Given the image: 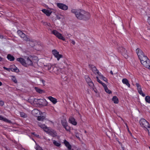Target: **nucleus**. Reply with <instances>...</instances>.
<instances>
[{
  "mask_svg": "<svg viewBox=\"0 0 150 150\" xmlns=\"http://www.w3.org/2000/svg\"><path fill=\"white\" fill-rule=\"evenodd\" d=\"M71 12L74 14L76 18L79 19L86 21L90 17L89 13L82 9H72Z\"/></svg>",
  "mask_w": 150,
  "mask_h": 150,
  "instance_id": "1",
  "label": "nucleus"
},
{
  "mask_svg": "<svg viewBox=\"0 0 150 150\" xmlns=\"http://www.w3.org/2000/svg\"><path fill=\"white\" fill-rule=\"evenodd\" d=\"M63 67H61L62 68H60L58 67H54L53 68V72L57 74H59L60 72H62V69L63 68H67L68 67L69 64L66 61L64 62Z\"/></svg>",
  "mask_w": 150,
  "mask_h": 150,
  "instance_id": "2",
  "label": "nucleus"
},
{
  "mask_svg": "<svg viewBox=\"0 0 150 150\" xmlns=\"http://www.w3.org/2000/svg\"><path fill=\"white\" fill-rule=\"evenodd\" d=\"M51 33L58 39L63 41L65 40V38L57 30H53L51 31Z\"/></svg>",
  "mask_w": 150,
  "mask_h": 150,
  "instance_id": "3",
  "label": "nucleus"
},
{
  "mask_svg": "<svg viewBox=\"0 0 150 150\" xmlns=\"http://www.w3.org/2000/svg\"><path fill=\"white\" fill-rule=\"evenodd\" d=\"M139 122L141 126L144 129H147L150 126L149 122L144 119H141Z\"/></svg>",
  "mask_w": 150,
  "mask_h": 150,
  "instance_id": "4",
  "label": "nucleus"
},
{
  "mask_svg": "<svg viewBox=\"0 0 150 150\" xmlns=\"http://www.w3.org/2000/svg\"><path fill=\"white\" fill-rule=\"evenodd\" d=\"M117 50L119 52L121 53L122 55L124 56L125 58H127L128 57L127 50L122 47H119L117 48Z\"/></svg>",
  "mask_w": 150,
  "mask_h": 150,
  "instance_id": "5",
  "label": "nucleus"
},
{
  "mask_svg": "<svg viewBox=\"0 0 150 150\" xmlns=\"http://www.w3.org/2000/svg\"><path fill=\"white\" fill-rule=\"evenodd\" d=\"M52 53L58 61L59 60L60 58L63 57V55L62 54H59V52L56 50H53L52 51Z\"/></svg>",
  "mask_w": 150,
  "mask_h": 150,
  "instance_id": "6",
  "label": "nucleus"
},
{
  "mask_svg": "<svg viewBox=\"0 0 150 150\" xmlns=\"http://www.w3.org/2000/svg\"><path fill=\"white\" fill-rule=\"evenodd\" d=\"M17 33L21 38L23 39V40L27 42L30 41V39L27 37L25 35L21 30L18 31Z\"/></svg>",
  "mask_w": 150,
  "mask_h": 150,
  "instance_id": "7",
  "label": "nucleus"
},
{
  "mask_svg": "<svg viewBox=\"0 0 150 150\" xmlns=\"http://www.w3.org/2000/svg\"><path fill=\"white\" fill-rule=\"evenodd\" d=\"M57 6L60 9L64 11H66L68 9V6L64 4L58 3L56 4Z\"/></svg>",
  "mask_w": 150,
  "mask_h": 150,
  "instance_id": "8",
  "label": "nucleus"
},
{
  "mask_svg": "<svg viewBox=\"0 0 150 150\" xmlns=\"http://www.w3.org/2000/svg\"><path fill=\"white\" fill-rule=\"evenodd\" d=\"M25 63L26 65L25 67H27L28 65H31L33 64V62L31 60L32 59V56H30L29 57H25Z\"/></svg>",
  "mask_w": 150,
  "mask_h": 150,
  "instance_id": "9",
  "label": "nucleus"
},
{
  "mask_svg": "<svg viewBox=\"0 0 150 150\" xmlns=\"http://www.w3.org/2000/svg\"><path fill=\"white\" fill-rule=\"evenodd\" d=\"M50 10L44 9L41 10L42 12L45 13L47 16H49L51 14L52 11L51 10H53L54 9L52 8H50Z\"/></svg>",
  "mask_w": 150,
  "mask_h": 150,
  "instance_id": "10",
  "label": "nucleus"
},
{
  "mask_svg": "<svg viewBox=\"0 0 150 150\" xmlns=\"http://www.w3.org/2000/svg\"><path fill=\"white\" fill-rule=\"evenodd\" d=\"M85 79L86 81L89 86L90 87L93 88L94 86V84L91 81V79L88 76H86Z\"/></svg>",
  "mask_w": 150,
  "mask_h": 150,
  "instance_id": "11",
  "label": "nucleus"
},
{
  "mask_svg": "<svg viewBox=\"0 0 150 150\" xmlns=\"http://www.w3.org/2000/svg\"><path fill=\"white\" fill-rule=\"evenodd\" d=\"M136 51L139 59H142V58L144 56L143 52L140 49H137Z\"/></svg>",
  "mask_w": 150,
  "mask_h": 150,
  "instance_id": "12",
  "label": "nucleus"
},
{
  "mask_svg": "<svg viewBox=\"0 0 150 150\" xmlns=\"http://www.w3.org/2000/svg\"><path fill=\"white\" fill-rule=\"evenodd\" d=\"M141 64L145 67L149 68L150 67V61L149 60H147L146 62H144L142 60Z\"/></svg>",
  "mask_w": 150,
  "mask_h": 150,
  "instance_id": "13",
  "label": "nucleus"
},
{
  "mask_svg": "<svg viewBox=\"0 0 150 150\" xmlns=\"http://www.w3.org/2000/svg\"><path fill=\"white\" fill-rule=\"evenodd\" d=\"M34 101H37V103H38L40 105H44V103L46 102V100L45 99H35Z\"/></svg>",
  "mask_w": 150,
  "mask_h": 150,
  "instance_id": "14",
  "label": "nucleus"
},
{
  "mask_svg": "<svg viewBox=\"0 0 150 150\" xmlns=\"http://www.w3.org/2000/svg\"><path fill=\"white\" fill-rule=\"evenodd\" d=\"M33 115L36 117H37L40 114V111L37 109H34L32 111Z\"/></svg>",
  "mask_w": 150,
  "mask_h": 150,
  "instance_id": "15",
  "label": "nucleus"
},
{
  "mask_svg": "<svg viewBox=\"0 0 150 150\" xmlns=\"http://www.w3.org/2000/svg\"><path fill=\"white\" fill-rule=\"evenodd\" d=\"M17 60L25 67V66L26 65V63H25V60L24 59L22 58H17Z\"/></svg>",
  "mask_w": 150,
  "mask_h": 150,
  "instance_id": "16",
  "label": "nucleus"
},
{
  "mask_svg": "<svg viewBox=\"0 0 150 150\" xmlns=\"http://www.w3.org/2000/svg\"><path fill=\"white\" fill-rule=\"evenodd\" d=\"M122 82L124 84H125L128 87H130V84L129 83V81L127 79L125 78L123 79H122Z\"/></svg>",
  "mask_w": 150,
  "mask_h": 150,
  "instance_id": "17",
  "label": "nucleus"
},
{
  "mask_svg": "<svg viewBox=\"0 0 150 150\" xmlns=\"http://www.w3.org/2000/svg\"><path fill=\"white\" fill-rule=\"evenodd\" d=\"M136 85L139 94H143L140 85L138 83H136Z\"/></svg>",
  "mask_w": 150,
  "mask_h": 150,
  "instance_id": "18",
  "label": "nucleus"
},
{
  "mask_svg": "<svg viewBox=\"0 0 150 150\" xmlns=\"http://www.w3.org/2000/svg\"><path fill=\"white\" fill-rule=\"evenodd\" d=\"M69 121L70 123L74 125H76L77 124V122L75 121L74 118L72 117H71L69 118Z\"/></svg>",
  "mask_w": 150,
  "mask_h": 150,
  "instance_id": "19",
  "label": "nucleus"
},
{
  "mask_svg": "<svg viewBox=\"0 0 150 150\" xmlns=\"http://www.w3.org/2000/svg\"><path fill=\"white\" fill-rule=\"evenodd\" d=\"M48 98L53 104H55L57 102V99L52 96H49L48 97Z\"/></svg>",
  "mask_w": 150,
  "mask_h": 150,
  "instance_id": "20",
  "label": "nucleus"
},
{
  "mask_svg": "<svg viewBox=\"0 0 150 150\" xmlns=\"http://www.w3.org/2000/svg\"><path fill=\"white\" fill-rule=\"evenodd\" d=\"M11 71H15L18 72L19 71L18 69L14 65L11 66Z\"/></svg>",
  "mask_w": 150,
  "mask_h": 150,
  "instance_id": "21",
  "label": "nucleus"
},
{
  "mask_svg": "<svg viewBox=\"0 0 150 150\" xmlns=\"http://www.w3.org/2000/svg\"><path fill=\"white\" fill-rule=\"evenodd\" d=\"M35 90L37 92V93H45V92L44 91L40 89V88L38 87H35Z\"/></svg>",
  "mask_w": 150,
  "mask_h": 150,
  "instance_id": "22",
  "label": "nucleus"
},
{
  "mask_svg": "<svg viewBox=\"0 0 150 150\" xmlns=\"http://www.w3.org/2000/svg\"><path fill=\"white\" fill-rule=\"evenodd\" d=\"M0 120H3L8 123H11V121L8 120L6 118L3 117L2 116L0 115Z\"/></svg>",
  "mask_w": 150,
  "mask_h": 150,
  "instance_id": "23",
  "label": "nucleus"
},
{
  "mask_svg": "<svg viewBox=\"0 0 150 150\" xmlns=\"http://www.w3.org/2000/svg\"><path fill=\"white\" fill-rule=\"evenodd\" d=\"M112 100L113 101L114 103L117 104L118 103V99L116 96H113L112 99Z\"/></svg>",
  "mask_w": 150,
  "mask_h": 150,
  "instance_id": "24",
  "label": "nucleus"
},
{
  "mask_svg": "<svg viewBox=\"0 0 150 150\" xmlns=\"http://www.w3.org/2000/svg\"><path fill=\"white\" fill-rule=\"evenodd\" d=\"M92 71L95 74H99V73L97 69L94 66H93L92 67Z\"/></svg>",
  "mask_w": 150,
  "mask_h": 150,
  "instance_id": "25",
  "label": "nucleus"
},
{
  "mask_svg": "<svg viewBox=\"0 0 150 150\" xmlns=\"http://www.w3.org/2000/svg\"><path fill=\"white\" fill-rule=\"evenodd\" d=\"M7 58L8 59L11 61H13L14 59V57L10 54L7 55Z\"/></svg>",
  "mask_w": 150,
  "mask_h": 150,
  "instance_id": "26",
  "label": "nucleus"
},
{
  "mask_svg": "<svg viewBox=\"0 0 150 150\" xmlns=\"http://www.w3.org/2000/svg\"><path fill=\"white\" fill-rule=\"evenodd\" d=\"M50 134L53 137H55L57 136V133L54 131H50Z\"/></svg>",
  "mask_w": 150,
  "mask_h": 150,
  "instance_id": "27",
  "label": "nucleus"
},
{
  "mask_svg": "<svg viewBox=\"0 0 150 150\" xmlns=\"http://www.w3.org/2000/svg\"><path fill=\"white\" fill-rule=\"evenodd\" d=\"M37 117L38 120L40 121H43L45 119V117L44 116H38Z\"/></svg>",
  "mask_w": 150,
  "mask_h": 150,
  "instance_id": "28",
  "label": "nucleus"
},
{
  "mask_svg": "<svg viewBox=\"0 0 150 150\" xmlns=\"http://www.w3.org/2000/svg\"><path fill=\"white\" fill-rule=\"evenodd\" d=\"M140 59L141 62V61H142V60L144 62H146V60H149L148 58L145 55L142 58V59L141 58Z\"/></svg>",
  "mask_w": 150,
  "mask_h": 150,
  "instance_id": "29",
  "label": "nucleus"
},
{
  "mask_svg": "<svg viewBox=\"0 0 150 150\" xmlns=\"http://www.w3.org/2000/svg\"><path fill=\"white\" fill-rule=\"evenodd\" d=\"M53 143L54 145L57 146H59L61 145L60 142H57L55 140H53Z\"/></svg>",
  "mask_w": 150,
  "mask_h": 150,
  "instance_id": "30",
  "label": "nucleus"
},
{
  "mask_svg": "<svg viewBox=\"0 0 150 150\" xmlns=\"http://www.w3.org/2000/svg\"><path fill=\"white\" fill-rule=\"evenodd\" d=\"M10 78L11 80L15 83H17V80L15 76H10Z\"/></svg>",
  "mask_w": 150,
  "mask_h": 150,
  "instance_id": "31",
  "label": "nucleus"
},
{
  "mask_svg": "<svg viewBox=\"0 0 150 150\" xmlns=\"http://www.w3.org/2000/svg\"><path fill=\"white\" fill-rule=\"evenodd\" d=\"M98 75H99V77L100 79H102L105 81L106 82L107 81V79L106 78L104 77L102 75L100 74H99Z\"/></svg>",
  "mask_w": 150,
  "mask_h": 150,
  "instance_id": "32",
  "label": "nucleus"
},
{
  "mask_svg": "<svg viewBox=\"0 0 150 150\" xmlns=\"http://www.w3.org/2000/svg\"><path fill=\"white\" fill-rule=\"evenodd\" d=\"M31 60H32V62H35L36 61L38 60V58L36 56H32Z\"/></svg>",
  "mask_w": 150,
  "mask_h": 150,
  "instance_id": "33",
  "label": "nucleus"
},
{
  "mask_svg": "<svg viewBox=\"0 0 150 150\" xmlns=\"http://www.w3.org/2000/svg\"><path fill=\"white\" fill-rule=\"evenodd\" d=\"M145 100L146 102L150 103V97L149 96H146L145 98Z\"/></svg>",
  "mask_w": 150,
  "mask_h": 150,
  "instance_id": "34",
  "label": "nucleus"
},
{
  "mask_svg": "<svg viewBox=\"0 0 150 150\" xmlns=\"http://www.w3.org/2000/svg\"><path fill=\"white\" fill-rule=\"evenodd\" d=\"M38 125L41 128H42L43 129H46L47 128L46 126L45 125H41L39 123Z\"/></svg>",
  "mask_w": 150,
  "mask_h": 150,
  "instance_id": "35",
  "label": "nucleus"
},
{
  "mask_svg": "<svg viewBox=\"0 0 150 150\" xmlns=\"http://www.w3.org/2000/svg\"><path fill=\"white\" fill-rule=\"evenodd\" d=\"M20 113L21 117H27V115L24 112H20Z\"/></svg>",
  "mask_w": 150,
  "mask_h": 150,
  "instance_id": "36",
  "label": "nucleus"
},
{
  "mask_svg": "<svg viewBox=\"0 0 150 150\" xmlns=\"http://www.w3.org/2000/svg\"><path fill=\"white\" fill-rule=\"evenodd\" d=\"M62 123L64 127L67 125V121L65 120H62Z\"/></svg>",
  "mask_w": 150,
  "mask_h": 150,
  "instance_id": "37",
  "label": "nucleus"
},
{
  "mask_svg": "<svg viewBox=\"0 0 150 150\" xmlns=\"http://www.w3.org/2000/svg\"><path fill=\"white\" fill-rule=\"evenodd\" d=\"M36 146L35 149L36 150H43L42 148L38 145L36 144Z\"/></svg>",
  "mask_w": 150,
  "mask_h": 150,
  "instance_id": "38",
  "label": "nucleus"
},
{
  "mask_svg": "<svg viewBox=\"0 0 150 150\" xmlns=\"http://www.w3.org/2000/svg\"><path fill=\"white\" fill-rule=\"evenodd\" d=\"M104 89L106 92L108 94H110L112 93L111 91L108 88L107 86Z\"/></svg>",
  "mask_w": 150,
  "mask_h": 150,
  "instance_id": "39",
  "label": "nucleus"
},
{
  "mask_svg": "<svg viewBox=\"0 0 150 150\" xmlns=\"http://www.w3.org/2000/svg\"><path fill=\"white\" fill-rule=\"evenodd\" d=\"M64 127L67 131H69L70 130V127L67 125L64 126Z\"/></svg>",
  "mask_w": 150,
  "mask_h": 150,
  "instance_id": "40",
  "label": "nucleus"
},
{
  "mask_svg": "<svg viewBox=\"0 0 150 150\" xmlns=\"http://www.w3.org/2000/svg\"><path fill=\"white\" fill-rule=\"evenodd\" d=\"M3 68L4 69H5V70H7V71H11V68H6V67H3Z\"/></svg>",
  "mask_w": 150,
  "mask_h": 150,
  "instance_id": "41",
  "label": "nucleus"
},
{
  "mask_svg": "<svg viewBox=\"0 0 150 150\" xmlns=\"http://www.w3.org/2000/svg\"><path fill=\"white\" fill-rule=\"evenodd\" d=\"M96 79H97V81L100 83H102V82L99 79V76H97L96 77Z\"/></svg>",
  "mask_w": 150,
  "mask_h": 150,
  "instance_id": "42",
  "label": "nucleus"
},
{
  "mask_svg": "<svg viewBox=\"0 0 150 150\" xmlns=\"http://www.w3.org/2000/svg\"><path fill=\"white\" fill-rule=\"evenodd\" d=\"M56 18L57 19H60L61 18L60 16H61V15L56 14Z\"/></svg>",
  "mask_w": 150,
  "mask_h": 150,
  "instance_id": "43",
  "label": "nucleus"
},
{
  "mask_svg": "<svg viewBox=\"0 0 150 150\" xmlns=\"http://www.w3.org/2000/svg\"><path fill=\"white\" fill-rule=\"evenodd\" d=\"M146 129L148 131L149 135L150 136V126H149Z\"/></svg>",
  "mask_w": 150,
  "mask_h": 150,
  "instance_id": "44",
  "label": "nucleus"
},
{
  "mask_svg": "<svg viewBox=\"0 0 150 150\" xmlns=\"http://www.w3.org/2000/svg\"><path fill=\"white\" fill-rule=\"evenodd\" d=\"M4 104V102L3 101H0V105L1 106H3Z\"/></svg>",
  "mask_w": 150,
  "mask_h": 150,
  "instance_id": "45",
  "label": "nucleus"
},
{
  "mask_svg": "<svg viewBox=\"0 0 150 150\" xmlns=\"http://www.w3.org/2000/svg\"><path fill=\"white\" fill-rule=\"evenodd\" d=\"M52 65L51 64H49L47 66V69L50 70L51 68Z\"/></svg>",
  "mask_w": 150,
  "mask_h": 150,
  "instance_id": "46",
  "label": "nucleus"
},
{
  "mask_svg": "<svg viewBox=\"0 0 150 150\" xmlns=\"http://www.w3.org/2000/svg\"><path fill=\"white\" fill-rule=\"evenodd\" d=\"M101 84L103 86L104 88H105L107 87L106 84L103 82H102V83H101Z\"/></svg>",
  "mask_w": 150,
  "mask_h": 150,
  "instance_id": "47",
  "label": "nucleus"
},
{
  "mask_svg": "<svg viewBox=\"0 0 150 150\" xmlns=\"http://www.w3.org/2000/svg\"><path fill=\"white\" fill-rule=\"evenodd\" d=\"M147 21L149 24L150 25V16L147 19Z\"/></svg>",
  "mask_w": 150,
  "mask_h": 150,
  "instance_id": "48",
  "label": "nucleus"
},
{
  "mask_svg": "<svg viewBox=\"0 0 150 150\" xmlns=\"http://www.w3.org/2000/svg\"><path fill=\"white\" fill-rule=\"evenodd\" d=\"M71 42L73 45H75V41L73 40H71Z\"/></svg>",
  "mask_w": 150,
  "mask_h": 150,
  "instance_id": "49",
  "label": "nucleus"
},
{
  "mask_svg": "<svg viewBox=\"0 0 150 150\" xmlns=\"http://www.w3.org/2000/svg\"><path fill=\"white\" fill-rule=\"evenodd\" d=\"M76 137L77 138H79V134H78V133H76Z\"/></svg>",
  "mask_w": 150,
  "mask_h": 150,
  "instance_id": "50",
  "label": "nucleus"
},
{
  "mask_svg": "<svg viewBox=\"0 0 150 150\" xmlns=\"http://www.w3.org/2000/svg\"><path fill=\"white\" fill-rule=\"evenodd\" d=\"M125 125H126V127H127V129H128V131H129V128H128V126H127V123H125Z\"/></svg>",
  "mask_w": 150,
  "mask_h": 150,
  "instance_id": "51",
  "label": "nucleus"
},
{
  "mask_svg": "<svg viewBox=\"0 0 150 150\" xmlns=\"http://www.w3.org/2000/svg\"><path fill=\"white\" fill-rule=\"evenodd\" d=\"M20 149H24V150H26L25 149H24V148H23L22 147H19V148Z\"/></svg>",
  "mask_w": 150,
  "mask_h": 150,
  "instance_id": "52",
  "label": "nucleus"
},
{
  "mask_svg": "<svg viewBox=\"0 0 150 150\" xmlns=\"http://www.w3.org/2000/svg\"><path fill=\"white\" fill-rule=\"evenodd\" d=\"M42 83H45V81L43 80H42Z\"/></svg>",
  "mask_w": 150,
  "mask_h": 150,
  "instance_id": "53",
  "label": "nucleus"
},
{
  "mask_svg": "<svg viewBox=\"0 0 150 150\" xmlns=\"http://www.w3.org/2000/svg\"><path fill=\"white\" fill-rule=\"evenodd\" d=\"M2 83L0 81V86L2 85Z\"/></svg>",
  "mask_w": 150,
  "mask_h": 150,
  "instance_id": "54",
  "label": "nucleus"
},
{
  "mask_svg": "<svg viewBox=\"0 0 150 150\" xmlns=\"http://www.w3.org/2000/svg\"><path fill=\"white\" fill-rule=\"evenodd\" d=\"M122 150H124V147L123 146H122Z\"/></svg>",
  "mask_w": 150,
  "mask_h": 150,
  "instance_id": "55",
  "label": "nucleus"
},
{
  "mask_svg": "<svg viewBox=\"0 0 150 150\" xmlns=\"http://www.w3.org/2000/svg\"><path fill=\"white\" fill-rule=\"evenodd\" d=\"M3 38V36H0V38Z\"/></svg>",
  "mask_w": 150,
  "mask_h": 150,
  "instance_id": "56",
  "label": "nucleus"
},
{
  "mask_svg": "<svg viewBox=\"0 0 150 150\" xmlns=\"http://www.w3.org/2000/svg\"><path fill=\"white\" fill-rule=\"evenodd\" d=\"M110 72L111 74H113V72H112V71H111Z\"/></svg>",
  "mask_w": 150,
  "mask_h": 150,
  "instance_id": "57",
  "label": "nucleus"
},
{
  "mask_svg": "<svg viewBox=\"0 0 150 150\" xmlns=\"http://www.w3.org/2000/svg\"><path fill=\"white\" fill-rule=\"evenodd\" d=\"M142 96H143V97H144L145 96V94H142Z\"/></svg>",
  "mask_w": 150,
  "mask_h": 150,
  "instance_id": "58",
  "label": "nucleus"
},
{
  "mask_svg": "<svg viewBox=\"0 0 150 150\" xmlns=\"http://www.w3.org/2000/svg\"><path fill=\"white\" fill-rule=\"evenodd\" d=\"M2 60L1 58L0 57V61H1Z\"/></svg>",
  "mask_w": 150,
  "mask_h": 150,
  "instance_id": "59",
  "label": "nucleus"
},
{
  "mask_svg": "<svg viewBox=\"0 0 150 150\" xmlns=\"http://www.w3.org/2000/svg\"><path fill=\"white\" fill-rule=\"evenodd\" d=\"M120 118H121V119H122V120H123V119H122V118L121 117H120Z\"/></svg>",
  "mask_w": 150,
  "mask_h": 150,
  "instance_id": "60",
  "label": "nucleus"
},
{
  "mask_svg": "<svg viewBox=\"0 0 150 150\" xmlns=\"http://www.w3.org/2000/svg\"><path fill=\"white\" fill-rule=\"evenodd\" d=\"M85 133H86V131H85Z\"/></svg>",
  "mask_w": 150,
  "mask_h": 150,
  "instance_id": "61",
  "label": "nucleus"
},
{
  "mask_svg": "<svg viewBox=\"0 0 150 150\" xmlns=\"http://www.w3.org/2000/svg\"><path fill=\"white\" fill-rule=\"evenodd\" d=\"M129 133H130L131 134V133H130V132H129Z\"/></svg>",
  "mask_w": 150,
  "mask_h": 150,
  "instance_id": "62",
  "label": "nucleus"
},
{
  "mask_svg": "<svg viewBox=\"0 0 150 150\" xmlns=\"http://www.w3.org/2000/svg\"><path fill=\"white\" fill-rule=\"evenodd\" d=\"M149 149H150V147H149Z\"/></svg>",
  "mask_w": 150,
  "mask_h": 150,
  "instance_id": "63",
  "label": "nucleus"
}]
</instances>
